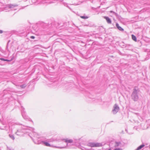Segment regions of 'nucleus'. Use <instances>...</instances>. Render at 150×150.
<instances>
[{
  "instance_id": "f257e3e1",
  "label": "nucleus",
  "mask_w": 150,
  "mask_h": 150,
  "mask_svg": "<svg viewBox=\"0 0 150 150\" xmlns=\"http://www.w3.org/2000/svg\"><path fill=\"white\" fill-rule=\"evenodd\" d=\"M27 127H28L23 126V127H21L22 128L21 129H18L17 130V131L15 133L17 135L21 136L23 134V133L29 132V130L31 131L33 133L36 134V133L34 131L35 129L34 128L30 127L28 129L26 128Z\"/></svg>"
},
{
  "instance_id": "f03ea898",
  "label": "nucleus",
  "mask_w": 150,
  "mask_h": 150,
  "mask_svg": "<svg viewBox=\"0 0 150 150\" xmlns=\"http://www.w3.org/2000/svg\"><path fill=\"white\" fill-rule=\"evenodd\" d=\"M139 91L137 87H134L131 96L132 99L134 101H137L139 98Z\"/></svg>"
},
{
  "instance_id": "7ed1b4c3",
  "label": "nucleus",
  "mask_w": 150,
  "mask_h": 150,
  "mask_svg": "<svg viewBox=\"0 0 150 150\" xmlns=\"http://www.w3.org/2000/svg\"><path fill=\"white\" fill-rule=\"evenodd\" d=\"M81 139H75L74 138L73 139V144H75L76 146H78L82 150H86L85 148L83 147H82V148H81V147H80V141Z\"/></svg>"
},
{
  "instance_id": "20e7f679",
  "label": "nucleus",
  "mask_w": 150,
  "mask_h": 150,
  "mask_svg": "<svg viewBox=\"0 0 150 150\" xmlns=\"http://www.w3.org/2000/svg\"><path fill=\"white\" fill-rule=\"evenodd\" d=\"M110 145L112 148H115L117 147H121L122 146V144L120 142H115L110 143Z\"/></svg>"
},
{
  "instance_id": "39448f33",
  "label": "nucleus",
  "mask_w": 150,
  "mask_h": 150,
  "mask_svg": "<svg viewBox=\"0 0 150 150\" xmlns=\"http://www.w3.org/2000/svg\"><path fill=\"white\" fill-rule=\"evenodd\" d=\"M120 110L119 107L116 104H115L113 108L112 112L113 114H116Z\"/></svg>"
},
{
  "instance_id": "423d86ee",
  "label": "nucleus",
  "mask_w": 150,
  "mask_h": 150,
  "mask_svg": "<svg viewBox=\"0 0 150 150\" xmlns=\"http://www.w3.org/2000/svg\"><path fill=\"white\" fill-rule=\"evenodd\" d=\"M18 5L14 4H9L7 5V6L8 8L11 9H13V10H16L17 8H16L18 6Z\"/></svg>"
},
{
  "instance_id": "0eeeda50",
  "label": "nucleus",
  "mask_w": 150,
  "mask_h": 150,
  "mask_svg": "<svg viewBox=\"0 0 150 150\" xmlns=\"http://www.w3.org/2000/svg\"><path fill=\"white\" fill-rule=\"evenodd\" d=\"M25 109L23 107H21L22 115L24 119L27 120L28 119V116L26 115V113L24 110Z\"/></svg>"
},
{
  "instance_id": "6e6552de",
  "label": "nucleus",
  "mask_w": 150,
  "mask_h": 150,
  "mask_svg": "<svg viewBox=\"0 0 150 150\" xmlns=\"http://www.w3.org/2000/svg\"><path fill=\"white\" fill-rule=\"evenodd\" d=\"M49 0H37V3L38 4H44L47 3Z\"/></svg>"
},
{
  "instance_id": "1a4fd4ad",
  "label": "nucleus",
  "mask_w": 150,
  "mask_h": 150,
  "mask_svg": "<svg viewBox=\"0 0 150 150\" xmlns=\"http://www.w3.org/2000/svg\"><path fill=\"white\" fill-rule=\"evenodd\" d=\"M63 140L67 144L71 143H73V139H64Z\"/></svg>"
},
{
  "instance_id": "9d476101",
  "label": "nucleus",
  "mask_w": 150,
  "mask_h": 150,
  "mask_svg": "<svg viewBox=\"0 0 150 150\" xmlns=\"http://www.w3.org/2000/svg\"><path fill=\"white\" fill-rule=\"evenodd\" d=\"M104 18L106 19L107 23L108 24H110L111 23V19H110L108 17L104 16Z\"/></svg>"
},
{
  "instance_id": "9b49d317",
  "label": "nucleus",
  "mask_w": 150,
  "mask_h": 150,
  "mask_svg": "<svg viewBox=\"0 0 150 150\" xmlns=\"http://www.w3.org/2000/svg\"><path fill=\"white\" fill-rule=\"evenodd\" d=\"M116 26L117 28L120 30L121 31H123L124 30V29L122 28L119 25V24L117 23L116 24Z\"/></svg>"
},
{
  "instance_id": "f8f14e48",
  "label": "nucleus",
  "mask_w": 150,
  "mask_h": 150,
  "mask_svg": "<svg viewBox=\"0 0 150 150\" xmlns=\"http://www.w3.org/2000/svg\"><path fill=\"white\" fill-rule=\"evenodd\" d=\"M16 86H20L21 88H25L26 86V85L25 84H24L22 85H16L14 84Z\"/></svg>"
},
{
  "instance_id": "ddd939ff",
  "label": "nucleus",
  "mask_w": 150,
  "mask_h": 150,
  "mask_svg": "<svg viewBox=\"0 0 150 150\" xmlns=\"http://www.w3.org/2000/svg\"><path fill=\"white\" fill-rule=\"evenodd\" d=\"M145 145L144 144H142L139 146L135 150H139L144 147Z\"/></svg>"
},
{
  "instance_id": "4468645a",
  "label": "nucleus",
  "mask_w": 150,
  "mask_h": 150,
  "mask_svg": "<svg viewBox=\"0 0 150 150\" xmlns=\"http://www.w3.org/2000/svg\"><path fill=\"white\" fill-rule=\"evenodd\" d=\"M95 143H89L88 144V146L91 147H95Z\"/></svg>"
},
{
  "instance_id": "2eb2a0df",
  "label": "nucleus",
  "mask_w": 150,
  "mask_h": 150,
  "mask_svg": "<svg viewBox=\"0 0 150 150\" xmlns=\"http://www.w3.org/2000/svg\"><path fill=\"white\" fill-rule=\"evenodd\" d=\"M10 91L9 88L5 89L3 91V93L4 94H7V93H9Z\"/></svg>"
},
{
  "instance_id": "dca6fc26",
  "label": "nucleus",
  "mask_w": 150,
  "mask_h": 150,
  "mask_svg": "<svg viewBox=\"0 0 150 150\" xmlns=\"http://www.w3.org/2000/svg\"><path fill=\"white\" fill-rule=\"evenodd\" d=\"M42 143L45 146H51L50 144L49 143H48L47 142L45 141H43Z\"/></svg>"
},
{
  "instance_id": "f3484780",
  "label": "nucleus",
  "mask_w": 150,
  "mask_h": 150,
  "mask_svg": "<svg viewBox=\"0 0 150 150\" xmlns=\"http://www.w3.org/2000/svg\"><path fill=\"white\" fill-rule=\"evenodd\" d=\"M9 137L11 139L13 140H14L15 137H14L13 135L11 134H9Z\"/></svg>"
},
{
  "instance_id": "a211bd4d",
  "label": "nucleus",
  "mask_w": 150,
  "mask_h": 150,
  "mask_svg": "<svg viewBox=\"0 0 150 150\" xmlns=\"http://www.w3.org/2000/svg\"><path fill=\"white\" fill-rule=\"evenodd\" d=\"M132 40H134L135 41H137V38L135 35H132Z\"/></svg>"
},
{
  "instance_id": "6ab92c4d",
  "label": "nucleus",
  "mask_w": 150,
  "mask_h": 150,
  "mask_svg": "<svg viewBox=\"0 0 150 150\" xmlns=\"http://www.w3.org/2000/svg\"><path fill=\"white\" fill-rule=\"evenodd\" d=\"M102 146V144L101 143H95V147L100 146Z\"/></svg>"
},
{
  "instance_id": "aec40b11",
  "label": "nucleus",
  "mask_w": 150,
  "mask_h": 150,
  "mask_svg": "<svg viewBox=\"0 0 150 150\" xmlns=\"http://www.w3.org/2000/svg\"><path fill=\"white\" fill-rule=\"evenodd\" d=\"M56 140L55 139H54L53 138L51 139H49L47 140V141L48 142H53L54 141Z\"/></svg>"
},
{
  "instance_id": "412c9836",
  "label": "nucleus",
  "mask_w": 150,
  "mask_h": 150,
  "mask_svg": "<svg viewBox=\"0 0 150 150\" xmlns=\"http://www.w3.org/2000/svg\"><path fill=\"white\" fill-rule=\"evenodd\" d=\"M66 145H67L66 147H67V148H71V145H72L71 144H70L67 143Z\"/></svg>"
},
{
  "instance_id": "4be33fe9",
  "label": "nucleus",
  "mask_w": 150,
  "mask_h": 150,
  "mask_svg": "<svg viewBox=\"0 0 150 150\" xmlns=\"http://www.w3.org/2000/svg\"><path fill=\"white\" fill-rule=\"evenodd\" d=\"M132 45H130V44H126L125 46V47L127 48H130L131 46Z\"/></svg>"
},
{
  "instance_id": "5701e85b",
  "label": "nucleus",
  "mask_w": 150,
  "mask_h": 150,
  "mask_svg": "<svg viewBox=\"0 0 150 150\" xmlns=\"http://www.w3.org/2000/svg\"><path fill=\"white\" fill-rule=\"evenodd\" d=\"M80 17L81 18H82L86 19H87L88 18V17L87 16H80Z\"/></svg>"
},
{
  "instance_id": "b1692460",
  "label": "nucleus",
  "mask_w": 150,
  "mask_h": 150,
  "mask_svg": "<svg viewBox=\"0 0 150 150\" xmlns=\"http://www.w3.org/2000/svg\"><path fill=\"white\" fill-rule=\"evenodd\" d=\"M7 150H14L13 149H12V148L9 147L7 146Z\"/></svg>"
},
{
  "instance_id": "393cba45",
  "label": "nucleus",
  "mask_w": 150,
  "mask_h": 150,
  "mask_svg": "<svg viewBox=\"0 0 150 150\" xmlns=\"http://www.w3.org/2000/svg\"><path fill=\"white\" fill-rule=\"evenodd\" d=\"M1 59L2 60V61H6L7 60H6V59H5L3 58H1Z\"/></svg>"
},
{
  "instance_id": "a878e982",
  "label": "nucleus",
  "mask_w": 150,
  "mask_h": 150,
  "mask_svg": "<svg viewBox=\"0 0 150 150\" xmlns=\"http://www.w3.org/2000/svg\"><path fill=\"white\" fill-rule=\"evenodd\" d=\"M55 147L57 148H65V147H57V146H55Z\"/></svg>"
},
{
  "instance_id": "bb28decb",
  "label": "nucleus",
  "mask_w": 150,
  "mask_h": 150,
  "mask_svg": "<svg viewBox=\"0 0 150 150\" xmlns=\"http://www.w3.org/2000/svg\"><path fill=\"white\" fill-rule=\"evenodd\" d=\"M3 33V31L2 30H0V34H2Z\"/></svg>"
},
{
  "instance_id": "cd10ccee",
  "label": "nucleus",
  "mask_w": 150,
  "mask_h": 150,
  "mask_svg": "<svg viewBox=\"0 0 150 150\" xmlns=\"http://www.w3.org/2000/svg\"><path fill=\"white\" fill-rule=\"evenodd\" d=\"M30 38H31V39H34L35 38V37L34 36H31L30 37Z\"/></svg>"
},
{
  "instance_id": "c85d7f7f",
  "label": "nucleus",
  "mask_w": 150,
  "mask_h": 150,
  "mask_svg": "<svg viewBox=\"0 0 150 150\" xmlns=\"http://www.w3.org/2000/svg\"><path fill=\"white\" fill-rule=\"evenodd\" d=\"M14 125V126H15L16 127H17L18 126V125L17 124H15Z\"/></svg>"
},
{
  "instance_id": "c756f323",
  "label": "nucleus",
  "mask_w": 150,
  "mask_h": 150,
  "mask_svg": "<svg viewBox=\"0 0 150 150\" xmlns=\"http://www.w3.org/2000/svg\"><path fill=\"white\" fill-rule=\"evenodd\" d=\"M110 12L111 13H115V14H116V13H115L114 12H113V11H110Z\"/></svg>"
},
{
  "instance_id": "7c9ffc66",
  "label": "nucleus",
  "mask_w": 150,
  "mask_h": 150,
  "mask_svg": "<svg viewBox=\"0 0 150 150\" xmlns=\"http://www.w3.org/2000/svg\"><path fill=\"white\" fill-rule=\"evenodd\" d=\"M6 60H7L6 61H8V62H9V61H10L9 60H8L7 59H6Z\"/></svg>"
},
{
  "instance_id": "2f4dec72",
  "label": "nucleus",
  "mask_w": 150,
  "mask_h": 150,
  "mask_svg": "<svg viewBox=\"0 0 150 150\" xmlns=\"http://www.w3.org/2000/svg\"><path fill=\"white\" fill-rule=\"evenodd\" d=\"M108 150H111V149H108Z\"/></svg>"
},
{
  "instance_id": "473e14b6",
  "label": "nucleus",
  "mask_w": 150,
  "mask_h": 150,
  "mask_svg": "<svg viewBox=\"0 0 150 150\" xmlns=\"http://www.w3.org/2000/svg\"><path fill=\"white\" fill-rule=\"evenodd\" d=\"M149 148H150V145L149 146Z\"/></svg>"
}]
</instances>
